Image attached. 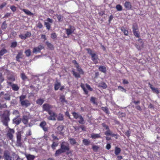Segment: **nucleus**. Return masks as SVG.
<instances>
[{
  "mask_svg": "<svg viewBox=\"0 0 160 160\" xmlns=\"http://www.w3.org/2000/svg\"><path fill=\"white\" fill-rule=\"evenodd\" d=\"M46 125V123L44 121L42 122L40 124V127L42 128L43 131L45 132H47L48 130V127H45Z\"/></svg>",
  "mask_w": 160,
  "mask_h": 160,
  "instance_id": "2eb2a0df",
  "label": "nucleus"
},
{
  "mask_svg": "<svg viewBox=\"0 0 160 160\" xmlns=\"http://www.w3.org/2000/svg\"><path fill=\"white\" fill-rule=\"evenodd\" d=\"M22 51H20L18 53V54L16 56V60L19 62V59L22 58Z\"/></svg>",
  "mask_w": 160,
  "mask_h": 160,
  "instance_id": "6ab92c4d",
  "label": "nucleus"
},
{
  "mask_svg": "<svg viewBox=\"0 0 160 160\" xmlns=\"http://www.w3.org/2000/svg\"><path fill=\"white\" fill-rule=\"evenodd\" d=\"M21 135L20 134H18L17 135V140H21Z\"/></svg>",
  "mask_w": 160,
  "mask_h": 160,
  "instance_id": "0e129e2a",
  "label": "nucleus"
},
{
  "mask_svg": "<svg viewBox=\"0 0 160 160\" xmlns=\"http://www.w3.org/2000/svg\"><path fill=\"white\" fill-rule=\"evenodd\" d=\"M57 129L58 132H61L63 129V127L62 125L59 126L57 127Z\"/></svg>",
  "mask_w": 160,
  "mask_h": 160,
  "instance_id": "37998d69",
  "label": "nucleus"
},
{
  "mask_svg": "<svg viewBox=\"0 0 160 160\" xmlns=\"http://www.w3.org/2000/svg\"><path fill=\"white\" fill-rule=\"evenodd\" d=\"M25 156L28 160H33L35 158L34 155L31 154H26Z\"/></svg>",
  "mask_w": 160,
  "mask_h": 160,
  "instance_id": "5701e85b",
  "label": "nucleus"
},
{
  "mask_svg": "<svg viewBox=\"0 0 160 160\" xmlns=\"http://www.w3.org/2000/svg\"><path fill=\"white\" fill-rule=\"evenodd\" d=\"M85 85L86 88L88 90H89L90 91H92V89L89 85L86 83V84Z\"/></svg>",
  "mask_w": 160,
  "mask_h": 160,
  "instance_id": "052dcab7",
  "label": "nucleus"
},
{
  "mask_svg": "<svg viewBox=\"0 0 160 160\" xmlns=\"http://www.w3.org/2000/svg\"><path fill=\"white\" fill-rule=\"evenodd\" d=\"M60 99L61 100V101L62 102H63L65 101V96L63 95H62L60 97Z\"/></svg>",
  "mask_w": 160,
  "mask_h": 160,
  "instance_id": "e2e57ef3",
  "label": "nucleus"
},
{
  "mask_svg": "<svg viewBox=\"0 0 160 160\" xmlns=\"http://www.w3.org/2000/svg\"><path fill=\"white\" fill-rule=\"evenodd\" d=\"M121 31L123 32L124 34L126 36L128 35V30H126L124 27H122L120 29Z\"/></svg>",
  "mask_w": 160,
  "mask_h": 160,
  "instance_id": "b1692460",
  "label": "nucleus"
},
{
  "mask_svg": "<svg viewBox=\"0 0 160 160\" xmlns=\"http://www.w3.org/2000/svg\"><path fill=\"white\" fill-rule=\"evenodd\" d=\"M44 48V47L42 45H39L38 47L33 48L32 52L33 53L40 52L41 50Z\"/></svg>",
  "mask_w": 160,
  "mask_h": 160,
  "instance_id": "f8f14e48",
  "label": "nucleus"
},
{
  "mask_svg": "<svg viewBox=\"0 0 160 160\" xmlns=\"http://www.w3.org/2000/svg\"><path fill=\"white\" fill-rule=\"evenodd\" d=\"M96 98L93 97H91L90 99V101L92 102L93 104H96L97 103L95 102Z\"/></svg>",
  "mask_w": 160,
  "mask_h": 160,
  "instance_id": "6e6d98bb",
  "label": "nucleus"
},
{
  "mask_svg": "<svg viewBox=\"0 0 160 160\" xmlns=\"http://www.w3.org/2000/svg\"><path fill=\"white\" fill-rule=\"evenodd\" d=\"M21 77L23 80H25L27 78V77L25 75L24 72H22L21 74Z\"/></svg>",
  "mask_w": 160,
  "mask_h": 160,
  "instance_id": "c03bdc74",
  "label": "nucleus"
},
{
  "mask_svg": "<svg viewBox=\"0 0 160 160\" xmlns=\"http://www.w3.org/2000/svg\"><path fill=\"white\" fill-rule=\"evenodd\" d=\"M58 143L57 142H55L54 141L53 142V143L51 145V148L53 149L54 150L55 149L56 147L58 146Z\"/></svg>",
  "mask_w": 160,
  "mask_h": 160,
  "instance_id": "c9c22d12",
  "label": "nucleus"
},
{
  "mask_svg": "<svg viewBox=\"0 0 160 160\" xmlns=\"http://www.w3.org/2000/svg\"><path fill=\"white\" fill-rule=\"evenodd\" d=\"M2 99H4L6 100H9L10 99V96L8 93L5 94L4 97L2 98Z\"/></svg>",
  "mask_w": 160,
  "mask_h": 160,
  "instance_id": "473e14b6",
  "label": "nucleus"
},
{
  "mask_svg": "<svg viewBox=\"0 0 160 160\" xmlns=\"http://www.w3.org/2000/svg\"><path fill=\"white\" fill-rule=\"evenodd\" d=\"M92 60L94 62L95 64H96L98 63V55L95 53H93L91 55Z\"/></svg>",
  "mask_w": 160,
  "mask_h": 160,
  "instance_id": "9b49d317",
  "label": "nucleus"
},
{
  "mask_svg": "<svg viewBox=\"0 0 160 160\" xmlns=\"http://www.w3.org/2000/svg\"><path fill=\"white\" fill-rule=\"evenodd\" d=\"M72 72L73 75L75 78H79L80 77V74L79 73H78L74 71H72Z\"/></svg>",
  "mask_w": 160,
  "mask_h": 160,
  "instance_id": "e433bc0d",
  "label": "nucleus"
},
{
  "mask_svg": "<svg viewBox=\"0 0 160 160\" xmlns=\"http://www.w3.org/2000/svg\"><path fill=\"white\" fill-rule=\"evenodd\" d=\"M69 28L66 29V33L68 36H69L72 33H73L75 30V28L71 25H69Z\"/></svg>",
  "mask_w": 160,
  "mask_h": 160,
  "instance_id": "423d86ee",
  "label": "nucleus"
},
{
  "mask_svg": "<svg viewBox=\"0 0 160 160\" xmlns=\"http://www.w3.org/2000/svg\"><path fill=\"white\" fill-rule=\"evenodd\" d=\"M57 37L56 33L55 32L52 33L51 34V38L53 39L56 38Z\"/></svg>",
  "mask_w": 160,
  "mask_h": 160,
  "instance_id": "603ef678",
  "label": "nucleus"
},
{
  "mask_svg": "<svg viewBox=\"0 0 160 160\" xmlns=\"http://www.w3.org/2000/svg\"><path fill=\"white\" fill-rule=\"evenodd\" d=\"M72 63H73L75 65V67H76V66L79 65L78 63L77 62V61L75 60H73L72 61Z\"/></svg>",
  "mask_w": 160,
  "mask_h": 160,
  "instance_id": "338daca9",
  "label": "nucleus"
},
{
  "mask_svg": "<svg viewBox=\"0 0 160 160\" xmlns=\"http://www.w3.org/2000/svg\"><path fill=\"white\" fill-rule=\"evenodd\" d=\"M10 8L13 12H14L16 10V8L14 6H11Z\"/></svg>",
  "mask_w": 160,
  "mask_h": 160,
  "instance_id": "680f3d73",
  "label": "nucleus"
},
{
  "mask_svg": "<svg viewBox=\"0 0 160 160\" xmlns=\"http://www.w3.org/2000/svg\"><path fill=\"white\" fill-rule=\"evenodd\" d=\"M30 114L29 112H28L27 115H24L22 116L21 121L23 123L24 125L28 124V120L29 118Z\"/></svg>",
  "mask_w": 160,
  "mask_h": 160,
  "instance_id": "0eeeda50",
  "label": "nucleus"
},
{
  "mask_svg": "<svg viewBox=\"0 0 160 160\" xmlns=\"http://www.w3.org/2000/svg\"><path fill=\"white\" fill-rule=\"evenodd\" d=\"M121 149L117 147H116L115 149V154L116 155H118L121 152Z\"/></svg>",
  "mask_w": 160,
  "mask_h": 160,
  "instance_id": "c85d7f7f",
  "label": "nucleus"
},
{
  "mask_svg": "<svg viewBox=\"0 0 160 160\" xmlns=\"http://www.w3.org/2000/svg\"><path fill=\"white\" fill-rule=\"evenodd\" d=\"M76 68H77V70L78 71V72L80 74H84V72H83L81 67L79 66V65H78V66H76Z\"/></svg>",
  "mask_w": 160,
  "mask_h": 160,
  "instance_id": "cd10ccee",
  "label": "nucleus"
},
{
  "mask_svg": "<svg viewBox=\"0 0 160 160\" xmlns=\"http://www.w3.org/2000/svg\"><path fill=\"white\" fill-rule=\"evenodd\" d=\"M8 84L11 86L12 89L14 91H18L19 89V88L17 84H12L11 82H8Z\"/></svg>",
  "mask_w": 160,
  "mask_h": 160,
  "instance_id": "ddd939ff",
  "label": "nucleus"
},
{
  "mask_svg": "<svg viewBox=\"0 0 160 160\" xmlns=\"http://www.w3.org/2000/svg\"><path fill=\"white\" fill-rule=\"evenodd\" d=\"M100 86L103 88H106L107 87L106 84L104 82H102L100 84Z\"/></svg>",
  "mask_w": 160,
  "mask_h": 160,
  "instance_id": "de8ad7c7",
  "label": "nucleus"
},
{
  "mask_svg": "<svg viewBox=\"0 0 160 160\" xmlns=\"http://www.w3.org/2000/svg\"><path fill=\"white\" fill-rule=\"evenodd\" d=\"M50 112V114L48 113L50 116L48 117V120H56V118L57 116L56 114L52 110H51Z\"/></svg>",
  "mask_w": 160,
  "mask_h": 160,
  "instance_id": "1a4fd4ad",
  "label": "nucleus"
},
{
  "mask_svg": "<svg viewBox=\"0 0 160 160\" xmlns=\"http://www.w3.org/2000/svg\"><path fill=\"white\" fill-rule=\"evenodd\" d=\"M7 5L6 2H3L0 5V9H2L5 6Z\"/></svg>",
  "mask_w": 160,
  "mask_h": 160,
  "instance_id": "bf43d9fd",
  "label": "nucleus"
},
{
  "mask_svg": "<svg viewBox=\"0 0 160 160\" xmlns=\"http://www.w3.org/2000/svg\"><path fill=\"white\" fill-rule=\"evenodd\" d=\"M86 50L87 51L88 53L91 56L92 54H93V53H92V50L90 48H88L86 49Z\"/></svg>",
  "mask_w": 160,
  "mask_h": 160,
  "instance_id": "4d7b16f0",
  "label": "nucleus"
},
{
  "mask_svg": "<svg viewBox=\"0 0 160 160\" xmlns=\"http://www.w3.org/2000/svg\"><path fill=\"white\" fill-rule=\"evenodd\" d=\"M46 44L50 49L51 50H53L54 49V47L53 45L50 43L48 41L46 42Z\"/></svg>",
  "mask_w": 160,
  "mask_h": 160,
  "instance_id": "393cba45",
  "label": "nucleus"
},
{
  "mask_svg": "<svg viewBox=\"0 0 160 160\" xmlns=\"http://www.w3.org/2000/svg\"><path fill=\"white\" fill-rule=\"evenodd\" d=\"M91 138L92 139H96L98 138H100L101 136L100 134L92 133L91 134Z\"/></svg>",
  "mask_w": 160,
  "mask_h": 160,
  "instance_id": "a878e982",
  "label": "nucleus"
},
{
  "mask_svg": "<svg viewBox=\"0 0 160 160\" xmlns=\"http://www.w3.org/2000/svg\"><path fill=\"white\" fill-rule=\"evenodd\" d=\"M64 119L63 116V114L61 113L58 114L57 117V120L58 121H63Z\"/></svg>",
  "mask_w": 160,
  "mask_h": 160,
  "instance_id": "72a5a7b5",
  "label": "nucleus"
},
{
  "mask_svg": "<svg viewBox=\"0 0 160 160\" xmlns=\"http://www.w3.org/2000/svg\"><path fill=\"white\" fill-rule=\"evenodd\" d=\"M124 6L125 8L127 10L131 9L132 8V5L130 2L126 1L124 4Z\"/></svg>",
  "mask_w": 160,
  "mask_h": 160,
  "instance_id": "f3484780",
  "label": "nucleus"
},
{
  "mask_svg": "<svg viewBox=\"0 0 160 160\" xmlns=\"http://www.w3.org/2000/svg\"><path fill=\"white\" fill-rule=\"evenodd\" d=\"M13 114L15 115H17V117H20V113L17 110H14L13 112Z\"/></svg>",
  "mask_w": 160,
  "mask_h": 160,
  "instance_id": "3c124183",
  "label": "nucleus"
},
{
  "mask_svg": "<svg viewBox=\"0 0 160 160\" xmlns=\"http://www.w3.org/2000/svg\"><path fill=\"white\" fill-rule=\"evenodd\" d=\"M7 52V50L5 48L2 49L0 51V55L2 56Z\"/></svg>",
  "mask_w": 160,
  "mask_h": 160,
  "instance_id": "4c0bfd02",
  "label": "nucleus"
},
{
  "mask_svg": "<svg viewBox=\"0 0 160 160\" xmlns=\"http://www.w3.org/2000/svg\"><path fill=\"white\" fill-rule=\"evenodd\" d=\"M31 33L29 32H27L25 34V37L27 38L28 37H30L31 36Z\"/></svg>",
  "mask_w": 160,
  "mask_h": 160,
  "instance_id": "5fc2aeb1",
  "label": "nucleus"
},
{
  "mask_svg": "<svg viewBox=\"0 0 160 160\" xmlns=\"http://www.w3.org/2000/svg\"><path fill=\"white\" fill-rule=\"evenodd\" d=\"M10 115L9 111L5 110L4 111L2 117V122L3 124L8 128L6 134L7 138L9 140H12L13 138V134L15 132L13 129H11L9 128L8 122L10 119L9 118Z\"/></svg>",
  "mask_w": 160,
  "mask_h": 160,
  "instance_id": "f257e3e1",
  "label": "nucleus"
},
{
  "mask_svg": "<svg viewBox=\"0 0 160 160\" xmlns=\"http://www.w3.org/2000/svg\"><path fill=\"white\" fill-rule=\"evenodd\" d=\"M56 17L57 18L59 22H61L63 20V17L61 15L56 14Z\"/></svg>",
  "mask_w": 160,
  "mask_h": 160,
  "instance_id": "ea45409f",
  "label": "nucleus"
},
{
  "mask_svg": "<svg viewBox=\"0 0 160 160\" xmlns=\"http://www.w3.org/2000/svg\"><path fill=\"white\" fill-rule=\"evenodd\" d=\"M116 8L118 11H121L122 9V6L120 4L117 5L116 6Z\"/></svg>",
  "mask_w": 160,
  "mask_h": 160,
  "instance_id": "a18cd8bd",
  "label": "nucleus"
},
{
  "mask_svg": "<svg viewBox=\"0 0 160 160\" xmlns=\"http://www.w3.org/2000/svg\"><path fill=\"white\" fill-rule=\"evenodd\" d=\"M82 142L86 146L88 145L90 143V142L87 139H84L82 140Z\"/></svg>",
  "mask_w": 160,
  "mask_h": 160,
  "instance_id": "a19ab883",
  "label": "nucleus"
},
{
  "mask_svg": "<svg viewBox=\"0 0 160 160\" xmlns=\"http://www.w3.org/2000/svg\"><path fill=\"white\" fill-rule=\"evenodd\" d=\"M63 153H64V152L60 148L56 151L55 153V156L56 157L58 156Z\"/></svg>",
  "mask_w": 160,
  "mask_h": 160,
  "instance_id": "aec40b11",
  "label": "nucleus"
},
{
  "mask_svg": "<svg viewBox=\"0 0 160 160\" xmlns=\"http://www.w3.org/2000/svg\"><path fill=\"white\" fill-rule=\"evenodd\" d=\"M22 10L26 14L29 16H31L33 15L32 13L28 9H23Z\"/></svg>",
  "mask_w": 160,
  "mask_h": 160,
  "instance_id": "bb28decb",
  "label": "nucleus"
},
{
  "mask_svg": "<svg viewBox=\"0 0 160 160\" xmlns=\"http://www.w3.org/2000/svg\"><path fill=\"white\" fill-rule=\"evenodd\" d=\"M17 42H14L11 43L10 47L11 48H15L17 47Z\"/></svg>",
  "mask_w": 160,
  "mask_h": 160,
  "instance_id": "09e8293b",
  "label": "nucleus"
},
{
  "mask_svg": "<svg viewBox=\"0 0 160 160\" xmlns=\"http://www.w3.org/2000/svg\"><path fill=\"white\" fill-rule=\"evenodd\" d=\"M132 28V32L134 36L137 38H139L138 41L141 40L140 38V32L139 31L138 26L137 23H135L133 24Z\"/></svg>",
  "mask_w": 160,
  "mask_h": 160,
  "instance_id": "7ed1b4c3",
  "label": "nucleus"
},
{
  "mask_svg": "<svg viewBox=\"0 0 160 160\" xmlns=\"http://www.w3.org/2000/svg\"><path fill=\"white\" fill-rule=\"evenodd\" d=\"M18 117H17L14 118L13 119V123L16 124V125H19L21 122L22 118H18Z\"/></svg>",
  "mask_w": 160,
  "mask_h": 160,
  "instance_id": "dca6fc26",
  "label": "nucleus"
},
{
  "mask_svg": "<svg viewBox=\"0 0 160 160\" xmlns=\"http://www.w3.org/2000/svg\"><path fill=\"white\" fill-rule=\"evenodd\" d=\"M8 25L6 23V21H4L2 23L1 28L2 30H5L7 27Z\"/></svg>",
  "mask_w": 160,
  "mask_h": 160,
  "instance_id": "2f4dec72",
  "label": "nucleus"
},
{
  "mask_svg": "<svg viewBox=\"0 0 160 160\" xmlns=\"http://www.w3.org/2000/svg\"><path fill=\"white\" fill-rule=\"evenodd\" d=\"M8 79L12 81H15V78L14 76H11L8 78Z\"/></svg>",
  "mask_w": 160,
  "mask_h": 160,
  "instance_id": "13d9d810",
  "label": "nucleus"
},
{
  "mask_svg": "<svg viewBox=\"0 0 160 160\" xmlns=\"http://www.w3.org/2000/svg\"><path fill=\"white\" fill-rule=\"evenodd\" d=\"M25 53L26 56L28 57L31 55V51L30 49H28L25 51Z\"/></svg>",
  "mask_w": 160,
  "mask_h": 160,
  "instance_id": "79ce46f5",
  "label": "nucleus"
},
{
  "mask_svg": "<svg viewBox=\"0 0 160 160\" xmlns=\"http://www.w3.org/2000/svg\"><path fill=\"white\" fill-rule=\"evenodd\" d=\"M26 97L25 95H22L19 97V101L20 102L24 100V99H25Z\"/></svg>",
  "mask_w": 160,
  "mask_h": 160,
  "instance_id": "49530a36",
  "label": "nucleus"
},
{
  "mask_svg": "<svg viewBox=\"0 0 160 160\" xmlns=\"http://www.w3.org/2000/svg\"><path fill=\"white\" fill-rule=\"evenodd\" d=\"M112 132L110 131L109 129H107V131L105 132V134L107 136L111 135V134Z\"/></svg>",
  "mask_w": 160,
  "mask_h": 160,
  "instance_id": "864d4df0",
  "label": "nucleus"
},
{
  "mask_svg": "<svg viewBox=\"0 0 160 160\" xmlns=\"http://www.w3.org/2000/svg\"><path fill=\"white\" fill-rule=\"evenodd\" d=\"M20 104L22 107H25L26 108L30 106L31 104L29 100H26L20 102Z\"/></svg>",
  "mask_w": 160,
  "mask_h": 160,
  "instance_id": "4468645a",
  "label": "nucleus"
},
{
  "mask_svg": "<svg viewBox=\"0 0 160 160\" xmlns=\"http://www.w3.org/2000/svg\"><path fill=\"white\" fill-rule=\"evenodd\" d=\"M72 114L75 119H79L78 120V122L80 124H83L85 123V121L84 118L81 115L76 112H72Z\"/></svg>",
  "mask_w": 160,
  "mask_h": 160,
  "instance_id": "20e7f679",
  "label": "nucleus"
},
{
  "mask_svg": "<svg viewBox=\"0 0 160 160\" xmlns=\"http://www.w3.org/2000/svg\"><path fill=\"white\" fill-rule=\"evenodd\" d=\"M54 89L56 91L61 86V83L60 82H57L54 84Z\"/></svg>",
  "mask_w": 160,
  "mask_h": 160,
  "instance_id": "7c9ffc66",
  "label": "nucleus"
},
{
  "mask_svg": "<svg viewBox=\"0 0 160 160\" xmlns=\"http://www.w3.org/2000/svg\"><path fill=\"white\" fill-rule=\"evenodd\" d=\"M42 110L43 111H45L48 112V113L50 114L51 109L52 108V105L44 103L42 105Z\"/></svg>",
  "mask_w": 160,
  "mask_h": 160,
  "instance_id": "39448f33",
  "label": "nucleus"
},
{
  "mask_svg": "<svg viewBox=\"0 0 160 160\" xmlns=\"http://www.w3.org/2000/svg\"><path fill=\"white\" fill-rule=\"evenodd\" d=\"M37 27L39 28H41L43 27L42 24L41 22H39L38 24Z\"/></svg>",
  "mask_w": 160,
  "mask_h": 160,
  "instance_id": "774afa93",
  "label": "nucleus"
},
{
  "mask_svg": "<svg viewBox=\"0 0 160 160\" xmlns=\"http://www.w3.org/2000/svg\"><path fill=\"white\" fill-rule=\"evenodd\" d=\"M47 20L48 22H44V25L46 26L47 29L48 30H49L51 28V25L49 22L52 23L53 22V20L49 18H48L47 19Z\"/></svg>",
  "mask_w": 160,
  "mask_h": 160,
  "instance_id": "6e6552de",
  "label": "nucleus"
},
{
  "mask_svg": "<svg viewBox=\"0 0 160 160\" xmlns=\"http://www.w3.org/2000/svg\"><path fill=\"white\" fill-rule=\"evenodd\" d=\"M81 87L82 88L84 91L85 93L86 94H88V91L86 89L85 87V85L84 84L82 83H81L80 85Z\"/></svg>",
  "mask_w": 160,
  "mask_h": 160,
  "instance_id": "c756f323",
  "label": "nucleus"
},
{
  "mask_svg": "<svg viewBox=\"0 0 160 160\" xmlns=\"http://www.w3.org/2000/svg\"><path fill=\"white\" fill-rule=\"evenodd\" d=\"M60 148L64 152H66L67 155L70 153V152H69L70 149L69 145L67 142L63 141L60 144Z\"/></svg>",
  "mask_w": 160,
  "mask_h": 160,
  "instance_id": "f03ea898",
  "label": "nucleus"
},
{
  "mask_svg": "<svg viewBox=\"0 0 160 160\" xmlns=\"http://www.w3.org/2000/svg\"><path fill=\"white\" fill-rule=\"evenodd\" d=\"M69 141L70 144L72 145H73L77 144V142L75 139L72 138H69Z\"/></svg>",
  "mask_w": 160,
  "mask_h": 160,
  "instance_id": "4be33fe9",
  "label": "nucleus"
},
{
  "mask_svg": "<svg viewBox=\"0 0 160 160\" xmlns=\"http://www.w3.org/2000/svg\"><path fill=\"white\" fill-rule=\"evenodd\" d=\"M3 157L6 160H12V157L10 156V154L8 151L6 150L3 153Z\"/></svg>",
  "mask_w": 160,
  "mask_h": 160,
  "instance_id": "9d476101",
  "label": "nucleus"
},
{
  "mask_svg": "<svg viewBox=\"0 0 160 160\" xmlns=\"http://www.w3.org/2000/svg\"><path fill=\"white\" fill-rule=\"evenodd\" d=\"M99 70L104 73H106L107 71L106 67L104 66H100L98 68Z\"/></svg>",
  "mask_w": 160,
  "mask_h": 160,
  "instance_id": "412c9836",
  "label": "nucleus"
},
{
  "mask_svg": "<svg viewBox=\"0 0 160 160\" xmlns=\"http://www.w3.org/2000/svg\"><path fill=\"white\" fill-rule=\"evenodd\" d=\"M149 85L150 88L152 89V91L154 92H155L156 94H158L159 93V91L158 89L157 88H155L152 87V85L150 83H149Z\"/></svg>",
  "mask_w": 160,
  "mask_h": 160,
  "instance_id": "a211bd4d",
  "label": "nucleus"
},
{
  "mask_svg": "<svg viewBox=\"0 0 160 160\" xmlns=\"http://www.w3.org/2000/svg\"><path fill=\"white\" fill-rule=\"evenodd\" d=\"M44 100L43 99L41 98L38 99L36 101V103L40 105H42L44 102Z\"/></svg>",
  "mask_w": 160,
  "mask_h": 160,
  "instance_id": "f704fd0d",
  "label": "nucleus"
},
{
  "mask_svg": "<svg viewBox=\"0 0 160 160\" xmlns=\"http://www.w3.org/2000/svg\"><path fill=\"white\" fill-rule=\"evenodd\" d=\"M102 126L106 130L109 129L108 126L104 123H102Z\"/></svg>",
  "mask_w": 160,
  "mask_h": 160,
  "instance_id": "69168bd1",
  "label": "nucleus"
},
{
  "mask_svg": "<svg viewBox=\"0 0 160 160\" xmlns=\"http://www.w3.org/2000/svg\"><path fill=\"white\" fill-rule=\"evenodd\" d=\"M102 110L105 112L106 113L109 114V112L108 109V108L106 107H102Z\"/></svg>",
  "mask_w": 160,
  "mask_h": 160,
  "instance_id": "58836bf2",
  "label": "nucleus"
},
{
  "mask_svg": "<svg viewBox=\"0 0 160 160\" xmlns=\"http://www.w3.org/2000/svg\"><path fill=\"white\" fill-rule=\"evenodd\" d=\"M99 147L98 146L96 145H93L92 146V149L95 152H96L98 150L99 148Z\"/></svg>",
  "mask_w": 160,
  "mask_h": 160,
  "instance_id": "8fccbe9b",
  "label": "nucleus"
}]
</instances>
